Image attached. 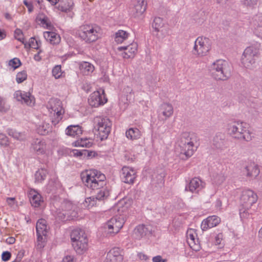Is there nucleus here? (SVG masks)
I'll list each match as a JSON object with an SVG mask.
<instances>
[{"label": "nucleus", "mask_w": 262, "mask_h": 262, "mask_svg": "<svg viewBox=\"0 0 262 262\" xmlns=\"http://www.w3.org/2000/svg\"><path fill=\"white\" fill-rule=\"evenodd\" d=\"M14 33L16 39L21 42L23 44H24L25 46L26 47L27 42H25V39L23 36V35L22 31L19 29H16Z\"/></svg>", "instance_id": "46"}, {"label": "nucleus", "mask_w": 262, "mask_h": 262, "mask_svg": "<svg viewBox=\"0 0 262 262\" xmlns=\"http://www.w3.org/2000/svg\"><path fill=\"white\" fill-rule=\"evenodd\" d=\"M152 28L157 33L156 35L159 38H161L160 36H158V33L160 31V29L163 27L164 23L162 18L159 17H156L154 18L152 23Z\"/></svg>", "instance_id": "35"}, {"label": "nucleus", "mask_w": 262, "mask_h": 262, "mask_svg": "<svg viewBox=\"0 0 262 262\" xmlns=\"http://www.w3.org/2000/svg\"><path fill=\"white\" fill-rule=\"evenodd\" d=\"M227 129L230 136L235 139L249 142L252 139L247 124L244 122L236 121L229 123Z\"/></svg>", "instance_id": "2"}, {"label": "nucleus", "mask_w": 262, "mask_h": 262, "mask_svg": "<svg viewBox=\"0 0 262 262\" xmlns=\"http://www.w3.org/2000/svg\"><path fill=\"white\" fill-rule=\"evenodd\" d=\"M66 134L70 136H79L82 134V129L79 125H71L67 127Z\"/></svg>", "instance_id": "28"}, {"label": "nucleus", "mask_w": 262, "mask_h": 262, "mask_svg": "<svg viewBox=\"0 0 262 262\" xmlns=\"http://www.w3.org/2000/svg\"><path fill=\"white\" fill-rule=\"evenodd\" d=\"M52 75L56 78H59L61 75V69L60 66H56L52 70Z\"/></svg>", "instance_id": "50"}, {"label": "nucleus", "mask_w": 262, "mask_h": 262, "mask_svg": "<svg viewBox=\"0 0 262 262\" xmlns=\"http://www.w3.org/2000/svg\"><path fill=\"white\" fill-rule=\"evenodd\" d=\"M44 36L53 45L58 44L60 41L59 35L54 32H46L44 33Z\"/></svg>", "instance_id": "31"}, {"label": "nucleus", "mask_w": 262, "mask_h": 262, "mask_svg": "<svg viewBox=\"0 0 262 262\" xmlns=\"http://www.w3.org/2000/svg\"><path fill=\"white\" fill-rule=\"evenodd\" d=\"M16 138V139L19 141H24L26 139V135L24 133L18 132Z\"/></svg>", "instance_id": "62"}, {"label": "nucleus", "mask_w": 262, "mask_h": 262, "mask_svg": "<svg viewBox=\"0 0 262 262\" xmlns=\"http://www.w3.org/2000/svg\"><path fill=\"white\" fill-rule=\"evenodd\" d=\"M189 245L191 248H192L193 250L195 251L199 250L200 248L199 239L198 238H195L194 242L193 244H189Z\"/></svg>", "instance_id": "54"}, {"label": "nucleus", "mask_w": 262, "mask_h": 262, "mask_svg": "<svg viewBox=\"0 0 262 262\" xmlns=\"http://www.w3.org/2000/svg\"><path fill=\"white\" fill-rule=\"evenodd\" d=\"M36 19L38 21H40L42 25H46L47 27L50 26V24L48 22V17L46 16H44L43 18H41L40 16H38L36 17Z\"/></svg>", "instance_id": "58"}, {"label": "nucleus", "mask_w": 262, "mask_h": 262, "mask_svg": "<svg viewBox=\"0 0 262 262\" xmlns=\"http://www.w3.org/2000/svg\"><path fill=\"white\" fill-rule=\"evenodd\" d=\"M198 144L185 145V147H180V157L183 160H186L191 157L198 148Z\"/></svg>", "instance_id": "24"}, {"label": "nucleus", "mask_w": 262, "mask_h": 262, "mask_svg": "<svg viewBox=\"0 0 262 262\" xmlns=\"http://www.w3.org/2000/svg\"><path fill=\"white\" fill-rule=\"evenodd\" d=\"M27 45L29 48L39 49L41 45V41L39 40H36L34 37H31Z\"/></svg>", "instance_id": "44"}, {"label": "nucleus", "mask_w": 262, "mask_h": 262, "mask_svg": "<svg viewBox=\"0 0 262 262\" xmlns=\"http://www.w3.org/2000/svg\"><path fill=\"white\" fill-rule=\"evenodd\" d=\"M247 176L251 178H256L259 173L258 166L254 163H251L245 167Z\"/></svg>", "instance_id": "29"}, {"label": "nucleus", "mask_w": 262, "mask_h": 262, "mask_svg": "<svg viewBox=\"0 0 262 262\" xmlns=\"http://www.w3.org/2000/svg\"><path fill=\"white\" fill-rule=\"evenodd\" d=\"M213 181L217 185L221 184L225 180V177L222 174H216L213 176Z\"/></svg>", "instance_id": "49"}, {"label": "nucleus", "mask_w": 262, "mask_h": 262, "mask_svg": "<svg viewBox=\"0 0 262 262\" xmlns=\"http://www.w3.org/2000/svg\"><path fill=\"white\" fill-rule=\"evenodd\" d=\"M48 172L45 168L38 169L35 174V182L41 183L47 177Z\"/></svg>", "instance_id": "37"}, {"label": "nucleus", "mask_w": 262, "mask_h": 262, "mask_svg": "<svg viewBox=\"0 0 262 262\" xmlns=\"http://www.w3.org/2000/svg\"><path fill=\"white\" fill-rule=\"evenodd\" d=\"M75 146H81L83 147L90 148L93 145V142L88 138H81L74 142Z\"/></svg>", "instance_id": "38"}, {"label": "nucleus", "mask_w": 262, "mask_h": 262, "mask_svg": "<svg viewBox=\"0 0 262 262\" xmlns=\"http://www.w3.org/2000/svg\"><path fill=\"white\" fill-rule=\"evenodd\" d=\"M72 246L78 254H82L88 249V239L85 238L72 243Z\"/></svg>", "instance_id": "25"}, {"label": "nucleus", "mask_w": 262, "mask_h": 262, "mask_svg": "<svg viewBox=\"0 0 262 262\" xmlns=\"http://www.w3.org/2000/svg\"><path fill=\"white\" fill-rule=\"evenodd\" d=\"M211 49L210 40L209 38L198 37L194 42L192 50L193 54L199 56H204L207 54Z\"/></svg>", "instance_id": "6"}, {"label": "nucleus", "mask_w": 262, "mask_h": 262, "mask_svg": "<svg viewBox=\"0 0 262 262\" xmlns=\"http://www.w3.org/2000/svg\"><path fill=\"white\" fill-rule=\"evenodd\" d=\"M80 69L83 74L88 75L93 72L94 67L89 62H84L81 64Z\"/></svg>", "instance_id": "41"}, {"label": "nucleus", "mask_w": 262, "mask_h": 262, "mask_svg": "<svg viewBox=\"0 0 262 262\" xmlns=\"http://www.w3.org/2000/svg\"><path fill=\"white\" fill-rule=\"evenodd\" d=\"M132 6L131 13L135 17L142 15L146 9V4H145L144 0H134L132 2Z\"/></svg>", "instance_id": "16"}, {"label": "nucleus", "mask_w": 262, "mask_h": 262, "mask_svg": "<svg viewBox=\"0 0 262 262\" xmlns=\"http://www.w3.org/2000/svg\"><path fill=\"white\" fill-rule=\"evenodd\" d=\"M199 138L194 133L188 132L183 133L179 141V147H185V145L198 144Z\"/></svg>", "instance_id": "12"}, {"label": "nucleus", "mask_w": 262, "mask_h": 262, "mask_svg": "<svg viewBox=\"0 0 262 262\" xmlns=\"http://www.w3.org/2000/svg\"><path fill=\"white\" fill-rule=\"evenodd\" d=\"M79 36L86 42L95 41L98 38L97 31L92 26L84 25L79 31Z\"/></svg>", "instance_id": "9"}, {"label": "nucleus", "mask_w": 262, "mask_h": 262, "mask_svg": "<svg viewBox=\"0 0 262 262\" xmlns=\"http://www.w3.org/2000/svg\"><path fill=\"white\" fill-rule=\"evenodd\" d=\"M259 45L251 46L245 50L242 56V64L246 68L250 69L254 67L259 55Z\"/></svg>", "instance_id": "5"}, {"label": "nucleus", "mask_w": 262, "mask_h": 262, "mask_svg": "<svg viewBox=\"0 0 262 262\" xmlns=\"http://www.w3.org/2000/svg\"><path fill=\"white\" fill-rule=\"evenodd\" d=\"M11 254L9 251L3 252L2 254V259L4 261H7L11 258Z\"/></svg>", "instance_id": "57"}, {"label": "nucleus", "mask_w": 262, "mask_h": 262, "mask_svg": "<svg viewBox=\"0 0 262 262\" xmlns=\"http://www.w3.org/2000/svg\"><path fill=\"white\" fill-rule=\"evenodd\" d=\"M185 190L192 193H198L200 190L203 188L202 181L198 178H194L189 181H186Z\"/></svg>", "instance_id": "18"}, {"label": "nucleus", "mask_w": 262, "mask_h": 262, "mask_svg": "<svg viewBox=\"0 0 262 262\" xmlns=\"http://www.w3.org/2000/svg\"><path fill=\"white\" fill-rule=\"evenodd\" d=\"M14 98L28 105L32 106L35 103V98L29 92L17 91L14 93Z\"/></svg>", "instance_id": "15"}, {"label": "nucleus", "mask_w": 262, "mask_h": 262, "mask_svg": "<svg viewBox=\"0 0 262 262\" xmlns=\"http://www.w3.org/2000/svg\"><path fill=\"white\" fill-rule=\"evenodd\" d=\"M126 137L132 140L139 139L141 136V133L137 128H130L126 131Z\"/></svg>", "instance_id": "32"}, {"label": "nucleus", "mask_w": 262, "mask_h": 262, "mask_svg": "<svg viewBox=\"0 0 262 262\" xmlns=\"http://www.w3.org/2000/svg\"><path fill=\"white\" fill-rule=\"evenodd\" d=\"M137 44L136 43H132L128 46H121L118 48V51H122L124 50L125 52L122 54L124 58H133L135 53L137 51Z\"/></svg>", "instance_id": "23"}, {"label": "nucleus", "mask_w": 262, "mask_h": 262, "mask_svg": "<svg viewBox=\"0 0 262 262\" xmlns=\"http://www.w3.org/2000/svg\"><path fill=\"white\" fill-rule=\"evenodd\" d=\"M71 239L72 242H77L83 238H88L84 231L80 228H76L73 230L71 233Z\"/></svg>", "instance_id": "27"}, {"label": "nucleus", "mask_w": 262, "mask_h": 262, "mask_svg": "<svg viewBox=\"0 0 262 262\" xmlns=\"http://www.w3.org/2000/svg\"><path fill=\"white\" fill-rule=\"evenodd\" d=\"M98 170L96 169L86 170L81 174V178L85 186L92 190H97V192L101 189V187H94L91 184V181L98 183L97 177Z\"/></svg>", "instance_id": "8"}, {"label": "nucleus", "mask_w": 262, "mask_h": 262, "mask_svg": "<svg viewBox=\"0 0 262 262\" xmlns=\"http://www.w3.org/2000/svg\"><path fill=\"white\" fill-rule=\"evenodd\" d=\"M30 201L32 206L38 207L43 202L41 195L36 191L31 190L29 193Z\"/></svg>", "instance_id": "26"}, {"label": "nucleus", "mask_w": 262, "mask_h": 262, "mask_svg": "<svg viewBox=\"0 0 262 262\" xmlns=\"http://www.w3.org/2000/svg\"><path fill=\"white\" fill-rule=\"evenodd\" d=\"M36 131L40 135L45 136L51 131V126L49 123L43 122L37 127Z\"/></svg>", "instance_id": "36"}, {"label": "nucleus", "mask_w": 262, "mask_h": 262, "mask_svg": "<svg viewBox=\"0 0 262 262\" xmlns=\"http://www.w3.org/2000/svg\"><path fill=\"white\" fill-rule=\"evenodd\" d=\"M129 34L123 30H119L115 34V40L118 43H121L128 38Z\"/></svg>", "instance_id": "40"}, {"label": "nucleus", "mask_w": 262, "mask_h": 262, "mask_svg": "<svg viewBox=\"0 0 262 262\" xmlns=\"http://www.w3.org/2000/svg\"><path fill=\"white\" fill-rule=\"evenodd\" d=\"M89 104L92 107H97L103 105L107 102V99L100 94L99 91H95L91 94L88 99Z\"/></svg>", "instance_id": "17"}, {"label": "nucleus", "mask_w": 262, "mask_h": 262, "mask_svg": "<svg viewBox=\"0 0 262 262\" xmlns=\"http://www.w3.org/2000/svg\"><path fill=\"white\" fill-rule=\"evenodd\" d=\"M8 108L5 106V100L0 97V112L2 113H5L7 111Z\"/></svg>", "instance_id": "56"}, {"label": "nucleus", "mask_w": 262, "mask_h": 262, "mask_svg": "<svg viewBox=\"0 0 262 262\" xmlns=\"http://www.w3.org/2000/svg\"><path fill=\"white\" fill-rule=\"evenodd\" d=\"M27 78V74L26 71L19 72L16 75V80L18 83H20L25 81Z\"/></svg>", "instance_id": "45"}, {"label": "nucleus", "mask_w": 262, "mask_h": 262, "mask_svg": "<svg viewBox=\"0 0 262 262\" xmlns=\"http://www.w3.org/2000/svg\"><path fill=\"white\" fill-rule=\"evenodd\" d=\"M241 2L247 6L252 7L256 4V0H241Z\"/></svg>", "instance_id": "55"}, {"label": "nucleus", "mask_w": 262, "mask_h": 262, "mask_svg": "<svg viewBox=\"0 0 262 262\" xmlns=\"http://www.w3.org/2000/svg\"><path fill=\"white\" fill-rule=\"evenodd\" d=\"M197 234L196 233L190 230L187 232V243L188 244H193L194 242L195 238H196Z\"/></svg>", "instance_id": "47"}, {"label": "nucleus", "mask_w": 262, "mask_h": 262, "mask_svg": "<svg viewBox=\"0 0 262 262\" xmlns=\"http://www.w3.org/2000/svg\"><path fill=\"white\" fill-rule=\"evenodd\" d=\"M24 5L27 7L28 11L30 13L33 10V6L31 3L28 2L27 0L24 1Z\"/></svg>", "instance_id": "60"}, {"label": "nucleus", "mask_w": 262, "mask_h": 262, "mask_svg": "<svg viewBox=\"0 0 262 262\" xmlns=\"http://www.w3.org/2000/svg\"><path fill=\"white\" fill-rule=\"evenodd\" d=\"M15 198H7L6 202L8 204L11 206H12L14 204Z\"/></svg>", "instance_id": "64"}, {"label": "nucleus", "mask_w": 262, "mask_h": 262, "mask_svg": "<svg viewBox=\"0 0 262 262\" xmlns=\"http://www.w3.org/2000/svg\"><path fill=\"white\" fill-rule=\"evenodd\" d=\"M123 220L120 217H114L110 219L105 225V232L110 235L119 232L123 226Z\"/></svg>", "instance_id": "10"}, {"label": "nucleus", "mask_w": 262, "mask_h": 262, "mask_svg": "<svg viewBox=\"0 0 262 262\" xmlns=\"http://www.w3.org/2000/svg\"><path fill=\"white\" fill-rule=\"evenodd\" d=\"M95 122L97 123V125L95 127L97 128L98 132V135L100 139L101 140L106 139L111 132V121L106 117H97L95 119Z\"/></svg>", "instance_id": "7"}, {"label": "nucleus", "mask_w": 262, "mask_h": 262, "mask_svg": "<svg viewBox=\"0 0 262 262\" xmlns=\"http://www.w3.org/2000/svg\"><path fill=\"white\" fill-rule=\"evenodd\" d=\"M25 251L24 250L18 251L16 258V261L20 262L24 256Z\"/></svg>", "instance_id": "61"}, {"label": "nucleus", "mask_w": 262, "mask_h": 262, "mask_svg": "<svg viewBox=\"0 0 262 262\" xmlns=\"http://www.w3.org/2000/svg\"><path fill=\"white\" fill-rule=\"evenodd\" d=\"M211 73L216 80H225L230 76L231 69L228 63L224 60H217L211 67Z\"/></svg>", "instance_id": "4"}, {"label": "nucleus", "mask_w": 262, "mask_h": 262, "mask_svg": "<svg viewBox=\"0 0 262 262\" xmlns=\"http://www.w3.org/2000/svg\"><path fill=\"white\" fill-rule=\"evenodd\" d=\"M0 145L8 146L9 145L8 138L4 134H0Z\"/></svg>", "instance_id": "51"}, {"label": "nucleus", "mask_w": 262, "mask_h": 262, "mask_svg": "<svg viewBox=\"0 0 262 262\" xmlns=\"http://www.w3.org/2000/svg\"><path fill=\"white\" fill-rule=\"evenodd\" d=\"M255 33L258 37L262 38V21L255 28Z\"/></svg>", "instance_id": "53"}, {"label": "nucleus", "mask_w": 262, "mask_h": 262, "mask_svg": "<svg viewBox=\"0 0 262 262\" xmlns=\"http://www.w3.org/2000/svg\"><path fill=\"white\" fill-rule=\"evenodd\" d=\"M74 156L79 157L80 158H84V155H85V152H87V150H77L74 149L72 151Z\"/></svg>", "instance_id": "52"}, {"label": "nucleus", "mask_w": 262, "mask_h": 262, "mask_svg": "<svg viewBox=\"0 0 262 262\" xmlns=\"http://www.w3.org/2000/svg\"><path fill=\"white\" fill-rule=\"evenodd\" d=\"M136 178V171L131 167L124 166L122 168L121 179L125 183L133 184Z\"/></svg>", "instance_id": "14"}, {"label": "nucleus", "mask_w": 262, "mask_h": 262, "mask_svg": "<svg viewBox=\"0 0 262 262\" xmlns=\"http://www.w3.org/2000/svg\"><path fill=\"white\" fill-rule=\"evenodd\" d=\"M161 113L165 116V119L170 117L173 113V106L169 103H164L161 106Z\"/></svg>", "instance_id": "34"}, {"label": "nucleus", "mask_w": 262, "mask_h": 262, "mask_svg": "<svg viewBox=\"0 0 262 262\" xmlns=\"http://www.w3.org/2000/svg\"><path fill=\"white\" fill-rule=\"evenodd\" d=\"M165 173L164 172H161L160 173H155L152 175V182L155 184H157L160 186H162L164 183V178Z\"/></svg>", "instance_id": "39"}, {"label": "nucleus", "mask_w": 262, "mask_h": 262, "mask_svg": "<svg viewBox=\"0 0 262 262\" xmlns=\"http://www.w3.org/2000/svg\"><path fill=\"white\" fill-rule=\"evenodd\" d=\"M31 148L38 154H42L45 151V142L39 139H36L32 143Z\"/></svg>", "instance_id": "30"}, {"label": "nucleus", "mask_w": 262, "mask_h": 262, "mask_svg": "<svg viewBox=\"0 0 262 262\" xmlns=\"http://www.w3.org/2000/svg\"><path fill=\"white\" fill-rule=\"evenodd\" d=\"M7 133L10 136L12 137V138H13L15 139H16V138H17L16 137V135H17L18 132L17 131H16L15 130H13L12 129H8L7 130Z\"/></svg>", "instance_id": "59"}, {"label": "nucleus", "mask_w": 262, "mask_h": 262, "mask_svg": "<svg viewBox=\"0 0 262 262\" xmlns=\"http://www.w3.org/2000/svg\"><path fill=\"white\" fill-rule=\"evenodd\" d=\"M226 136L222 133H217L213 139V145L217 149L223 150L227 147Z\"/></svg>", "instance_id": "21"}, {"label": "nucleus", "mask_w": 262, "mask_h": 262, "mask_svg": "<svg viewBox=\"0 0 262 262\" xmlns=\"http://www.w3.org/2000/svg\"><path fill=\"white\" fill-rule=\"evenodd\" d=\"M73 207V206L71 202L68 201H63L59 208L57 210L58 218L63 221L70 220Z\"/></svg>", "instance_id": "11"}, {"label": "nucleus", "mask_w": 262, "mask_h": 262, "mask_svg": "<svg viewBox=\"0 0 262 262\" xmlns=\"http://www.w3.org/2000/svg\"><path fill=\"white\" fill-rule=\"evenodd\" d=\"M73 256L68 255L63 258L62 262H73Z\"/></svg>", "instance_id": "63"}, {"label": "nucleus", "mask_w": 262, "mask_h": 262, "mask_svg": "<svg viewBox=\"0 0 262 262\" xmlns=\"http://www.w3.org/2000/svg\"><path fill=\"white\" fill-rule=\"evenodd\" d=\"M257 200V195L252 190L247 189L242 191L240 199L241 207L239 209L241 218H247L249 216L250 213L248 210Z\"/></svg>", "instance_id": "3"}, {"label": "nucleus", "mask_w": 262, "mask_h": 262, "mask_svg": "<svg viewBox=\"0 0 262 262\" xmlns=\"http://www.w3.org/2000/svg\"><path fill=\"white\" fill-rule=\"evenodd\" d=\"M220 222L221 219L219 217L216 215L210 216L203 221L201 228L202 230L205 231L208 228L216 226Z\"/></svg>", "instance_id": "22"}, {"label": "nucleus", "mask_w": 262, "mask_h": 262, "mask_svg": "<svg viewBox=\"0 0 262 262\" xmlns=\"http://www.w3.org/2000/svg\"><path fill=\"white\" fill-rule=\"evenodd\" d=\"M38 228H37V242L36 244V247L37 250H41L45 246V237L43 238L42 233H39L38 232Z\"/></svg>", "instance_id": "42"}, {"label": "nucleus", "mask_w": 262, "mask_h": 262, "mask_svg": "<svg viewBox=\"0 0 262 262\" xmlns=\"http://www.w3.org/2000/svg\"><path fill=\"white\" fill-rule=\"evenodd\" d=\"M122 260L123 256L121 254L120 249L114 248L107 253L104 262H121Z\"/></svg>", "instance_id": "19"}, {"label": "nucleus", "mask_w": 262, "mask_h": 262, "mask_svg": "<svg viewBox=\"0 0 262 262\" xmlns=\"http://www.w3.org/2000/svg\"><path fill=\"white\" fill-rule=\"evenodd\" d=\"M97 178L98 179V183L91 181L92 185L94 187H101L96 193L95 196H92L85 199V203L88 205V207H93L97 204L98 202H101L106 199L110 195V190L106 186V177L105 175L100 171H98Z\"/></svg>", "instance_id": "1"}, {"label": "nucleus", "mask_w": 262, "mask_h": 262, "mask_svg": "<svg viewBox=\"0 0 262 262\" xmlns=\"http://www.w3.org/2000/svg\"><path fill=\"white\" fill-rule=\"evenodd\" d=\"M46 221L44 220L40 219L39 220L37 223L36 226V229L37 230V228H38V232L39 233H42L45 236H46L47 234V230H46V225L45 224Z\"/></svg>", "instance_id": "43"}, {"label": "nucleus", "mask_w": 262, "mask_h": 262, "mask_svg": "<svg viewBox=\"0 0 262 262\" xmlns=\"http://www.w3.org/2000/svg\"><path fill=\"white\" fill-rule=\"evenodd\" d=\"M47 107L51 113L56 114L57 116H60L61 115L62 107L61 102L59 99H51L48 102Z\"/></svg>", "instance_id": "20"}, {"label": "nucleus", "mask_w": 262, "mask_h": 262, "mask_svg": "<svg viewBox=\"0 0 262 262\" xmlns=\"http://www.w3.org/2000/svg\"><path fill=\"white\" fill-rule=\"evenodd\" d=\"M152 233V227L150 225H145L143 224L137 226L134 230L133 236L138 240L142 238L148 236Z\"/></svg>", "instance_id": "13"}, {"label": "nucleus", "mask_w": 262, "mask_h": 262, "mask_svg": "<svg viewBox=\"0 0 262 262\" xmlns=\"http://www.w3.org/2000/svg\"><path fill=\"white\" fill-rule=\"evenodd\" d=\"M21 64V61L18 58H14L11 59L9 62V66L16 69Z\"/></svg>", "instance_id": "48"}, {"label": "nucleus", "mask_w": 262, "mask_h": 262, "mask_svg": "<svg viewBox=\"0 0 262 262\" xmlns=\"http://www.w3.org/2000/svg\"><path fill=\"white\" fill-rule=\"evenodd\" d=\"M74 2L72 0H67L65 2H62L60 4L57 8L59 10L63 12H68L71 11L74 7Z\"/></svg>", "instance_id": "33"}]
</instances>
